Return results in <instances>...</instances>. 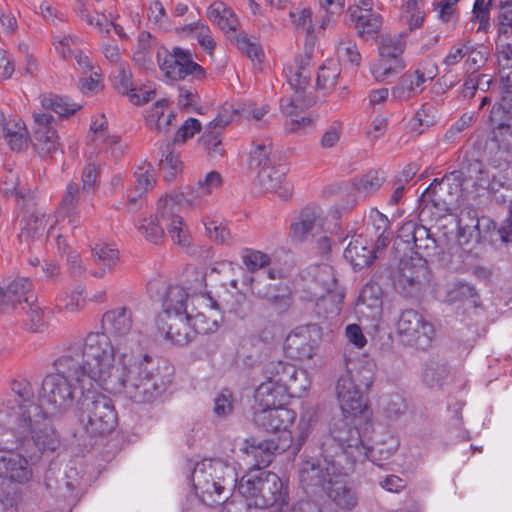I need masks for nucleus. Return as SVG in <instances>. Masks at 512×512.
I'll use <instances>...</instances> for the list:
<instances>
[{
  "label": "nucleus",
  "instance_id": "61",
  "mask_svg": "<svg viewBox=\"0 0 512 512\" xmlns=\"http://www.w3.org/2000/svg\"><path fill=\"white\" fill-rule=\"evenodd\" d=\"M336 52L340 60L347 61L355 66L360 64L361 55L358 52L356 44L349 37L340 39L336 47Z\"/></svg>",
  "mask_w": 512,
  "mask_h": 512
},
{
  "label": "nucleus",
  "instance_id": "21",
  "mask_svg": "<svg viewBox=\"0 0 512 512\" xmlns=\"http://www.w3.org/2000/svg\"><path fill=\"white\" fill-rule=\"evenodd\" d=\"M34 146L42 154L52 155L60 149L59 136L53 126L54 117L47 112L33 113Z\"/></svg>",
  "mask_w": 512,
  "mask_h": 512
},
{
  "label": "nucleus",
  "instance_id": "35",
  "mask_svg": "<svg viewBox=\"0 0 512 512\" xmlns=\"http://www.w3.org/2000/svg\"><path fill=\"white\" fill-rule=\"evenodd\" d=\"M309 63L310 57L301 55L295 58L294 63L287 65L284 69L288 84L296 94H307L306 90L311 78Z\"/></svg>",
  "mask_w": 512,
  "mask_h": 512
},
{
  "label": "nucleus",
  "instance_id": "47",
  "mask_svg": "<svg viewBox=\"0 0 512 512\" xmlns=\"http://www.w3.org/2000/svg\"><path fill=\"white\" fill-rule=\"evenodd\" d=\"M406 48L405 36L402 33L385 34L379 44V56L391 60H402V54Z\"/></svg>",
  "mask_w": 512,
  "mask_h": 512
},
{
  "label": "nucleus",
  "instance_id": "58",
  "mask_svg": "<svg viewBox=\"0 0 512 512\" xmlns=\"http://www.w3.org/2000/svg\"><path fill=\"white\" fill-rule=\"evenodd\" d=\"M369 221L371 222L377 237V247H385L390 240V233L387 232L389 228V220L387 216L376 209H372L369 213Z\"/></svg>",
  "mask_w": 512,
  "mask_h": 512
},
{
  "label": "nucleus",
  "instance_id": "44",
  "mask_svg": "<svg viewBox=\"0 0 512 512\" xmlns=\"http://www.w3.org/2000/svg\"><path fill=\"white\" fill-rule=\"evenodd\" d=\"M195 305V303H193ZM197 305V303H196ZM199 307L205 309V307L198 304ZM207 311H196L193 310L188 312L189 322L191 323L192 329L196 334H208L214 332L219 327V321L221 316L215 310L210 311V308H206Z\"/></svg>",
  "mask_w": 512,
  "mask_h": 512
},
{
  "label": "nucleus",
  "instance_id": "17",
  "mask_svg": "<svg viewBox=\"0 0 512 512\" xmlns=\"http://www.w3.org/2000/svg\"><path fill=\"white\" fill-rule=\"evenodd\" d=\"M319 329L316 325L295 328L286 338L287 353L298 360H310L316 354Z\"/></svg>",
  "mask_w": 512,
  "mask_h": 512
},
{
  "label": "nucleus",
  "instance_id": "41",
  "mask_svg": "<svg viewBox=\"0 0 512 512\" xmlns=\"http://www.w3.org/2000/svg\"><path fill=\"white\" fill-rule=\"evenodd\" d=\"M365 13H359L356 8H348V15L355 24L357 33L362 38L374 37L382 24V17L371 10H365Z\"/></svg>",
  "mask_w": 512,
  "mask_h": 512
},
{
  "label": "nucleus",
  "instance_id": "19",
  "mask_svg": "<svg viewBox=\"0 0 512 512\" xmlns=\"http://www.w3.org/2000/svg\"><path fill=\"white\" fill-rule=\"evenodd\" d=\"M383 292L378 283L369 282L360 290L355 305V313L360 321L377 326L383 313Z\"/></svg>",
  "mask_w": 512,
  "mask_h": 512
},
{
  "label": "nucleus",
  "instance_id": "40",
  "mask_svg": "<svg viewBox=\"0 0 512 512\" xmlns=\"http://www.w3.org/2000/svg\"><path fill=\"white\" fill-rule=\"evenodd\" d=\"M344 257L355 268L361 269L372 263L374 247L366 238L359 236L348 244L344 251Z\"/></svg>",
  "mask_w": 512,
  "mask_h": 512
},
{
  "label": "nucleus",
  "instance_id": "24",
  "mask_svg": "<svg viewBox=\"0 0 512 512\" xmlns=\"http://www.w3.org/2000/svg\"><path fill=\"white\" fill-rule=\"evenodd\" d=\"M296 413L285 407V405H279L266 409H256L254 412V422L259 427L270 432L282 431L279 439H284L287 428L294 422Z\"/></svg>",
  "mask_w": 512,
  "mask_h": 512
},
{
  "label": "nucleus",
  "instance_id": "2",
  "mask_svg": "<svg viewBox=\"0 0 512 512\" xmlns=\"http://www.w3.org/2000/svg\"><path fill=\"white\" fill-rule=\"evenodd\" d=\"M348 418L344 416L334 420L329 431L321 437L320 455L327 464L328 472L330 468L339 466L344 473H352L355 465L368 457L369 445Z\"/></svg>",
  "mask_w": 512,
  "mask_h": 512
},
{
  "label": "nucleus",
  "instance_id": "49",
  "mask_svg": "<svg viewBox=\"0 0 512 512\" xmlns=\"http://www.w3.org/2000/svg\"><path fill=\"white\" fill-rule=\"evenodd\" d=\"M80 44L81 39L75 34L64 31L52 34V46L56 54L65 61L72 58L75 48H79Z\"/></svg>",
  "mask_w": 512,
  "mask_h": 512
},
{
  "label": "nucleus",
  "instance_id": "22",
  "mask_svg": "<svg viewBox=\"0 0 512 512\" xmlns=\"http://www.w3.org/2000/svg\"><path fill=\"white\" fill-rule=\"evenodd\" d=\"M192 303H197L205 308H210V311L215 310L219 313H230L234 314L238 318H245L248 314L246 297L243 294L237 293L227 295L220 302L212 298V296L206 292L193 290L192 292Z\"/></svg>",
  "mask_w": 512,
  "mask_h": 512
},
{
  "label": "nucleus",
  "instance_id": "52",
  "mask_svg": "<svg viewBox=\"0 0 512 512\" xmlns=\"http://www.w3.org/2000/svg\"><path fill=\"white\" fill-rule=\"evenodd\" d=\"M403 69V60H391L388 57L379 56L377 62L371 66V73L377 81L384 82L388 78L400 73Z\"/></svg>",
  "mask_w": 512,
  "mask_h": 512
},
{
  "label": "nucleus",
  "instance_id": "54",
  "mask_svg": "<svg viewBox=\"0 0 512 512\" xmlns=\"http://www.w3.org/2000/svg\"><path fill=\"white\" fill-rule=\"evenodd\" d=\"M317 414L314 410L305 411L300 418L297 426L298 434L296 439H292V445L294 453L300 451L302 445L310 435L314 425L317 423Z\"/></svg>",
  "mask_w": 512,
  "mask_h": 512
},
{
  "label": "nucleus",
  "instance_id": "53",
  "mask_svg": "<svg viewBox=\"0 0 512 512\" xmlns=\"http://www.w3.org/2000/svg\"><path fill=\"white\" fill-rule=\"evenodd\" d=\"M46 214L35 212L24 219V225L21 228L19 238L21 241L35 239L41 236L46 228Z\"/></svg>",
  "mask_w": 512,
  "mask_h": 512
},
{
  "label": "nucleus",
  "instance_id": "14",
  "mask_svg": "<svg viewBox=\"0 0 512 512\" xmlns=\"http://www.w3.org/2000/svg\"><path fill=\"white\" fill-rule=\"evenodd\" d=\"M40 455L31 454L29 460L19 453L0 450V478L11 483L26 484L33 478V465Z\"/></svg>",
  "mask_w": 512,
  "mask_h": 512
},
{
  "label": "nucleus",
  "instance_id": "50",
  "mask_svg": "<svg viewBox=\"0 0 512 512\" xmlns=\"http://www.w3.org/2000/svg\"><path fill=\"white\" fill-rule=\"evenodd\" d=\"M450 374V369L445 362L429 360L424 367L422 379L429 387H440Z\"/></svg>",
  "mask_w": 512,
  "mask_h": 512
},
{
  "label": "nucleus",
  "instance_id": "29",
  "mask_svg": "<svg viewBox=\"0 0 512 512\" xmlns=\"http://www.w3.org/2000/svg\"><path fill=\"white\" fill-rule=\"evenodd\" d=\"M458 236L464 242L470 240L479 241L482 231L488 232L495 228L496 224L488 217L478 218L474 210L465 209L460 212L457 221Z\"/></svg>",
  "mask_w": 512,
  "mask_h": 512
},
{
  "label": "nucleus",
  "instance_id": "33",
  "mask_svg": "<svg viewBox=\"0 0 512 512\" xmlns=\"http://www.w3.org/2000/svg\"><path fill=\"white\" fill-rule=\"evenodd\" d=\"M102 325L106 332L116 337H125L133 327V312L128 306H120L107 311L102 318ZM110 340V338H108Z\"/></svg>",
  "mask_w": 512,
  "mask_h": 512
},
{
  "label": "nucleus",
  "instance_id": "64",
  "mask_svg": "<svg viewBox=\"0 0 512 512\" xmlns=\"http://www.w3.org/2000/svg\"><path fill=\"white\" fill-rule=\"evenodd\" d=\"M498 32L501 35L511 37L512 35V0H500Z\"/></svg>",
  "mask_w": 512,
  "mask_h": 512
},
{
  "label": "nucleus",
  "instance_id": "6",
  "mask_svg": "<svg viewBox=\"0 0 512 512\" xmlns=\"http://www.w3.org/2000/svg\"><path fill=\"white\" fill-rule=\"evenodd\" d=\"M373 383V370L370 365L359 361L345 360V369L339 375L335 392L343 416L357 418L369 417L367 399L363 388L368 389Z\"/></svg>",
  "mask_w": 512,
  "mask_h": 512
},
{
  "label": "nucleus",
  "instance_id": "18",
  "mask_svg": "<svg viewBox=\"0 0 512 512\" xmlns=\"http://www.w3.org/2000/svg\"><path fill=\"white\" fill-rule=\"evenodd\" d=\"M461 172L453 171L449 175L445 176L441 181L434 180L429 187H427L421 195V203L423 205V212L430 207L436 208L439 212H445L448 210V206L451 203L445 194L448 193L450 196L451 185L454 184L456 192L461 190Z\"/></svg>",
  "mask_w": 512,
  "mask_h": 512
},
{
  "label": "nucleus",
  "instance_id": "59",
  "mask_svg": "<svg viewBox=\"0 0 512 512\" xmlns=\"http://www.w3.org/2000/svg\"><path fill=\"white\" fill-rule=\"evenodd\" d=\"M385 180L381 171L372 170L363 175L356 183V188L360 193L370 195L375 193Z\"/></svg>",
  "mask_w": 512,
  "mask_h": 512
},
{
  "label": "nucleus",
  "instance_id": "13",
  "mask_svg": "<svg viewBox=\"0 0 512 512\" xmlns=\"http://www.w3.org/2000/svg\"><path fill=\"white\" fill-rule=\"evenodd\" d=\"M266 380L275 382L290 391L291 396H300L310 386L307 372L284 361H271L264 369Z\"/></svg>",
  "mask_w": 512,
  "mask_h": 512
},
{
  "label": "nucleus",
  "instance_id": "45",
  "mask_svg": "<svg viewBox=\"0 0 512 512\" xmlns=\"http://www.w3.org/2000/svg\"><path fill=\"white\" fill-rule=\"evenodd\" d=\"M3 135L11 150L22 151L28 146L29 134L21 119H9Z\"/></svg>",
  "mask_w": 512,
  "mask_h": 512
},
{
  "label": "nucleus",
  "instance_id": "11",
  "mask_svg": "<svg viewBox=\"0 0 512 512\" xmlns=\"http://www.w3.org/2000/svg\"><path fill=\"white\" fill-rule=\"evenodd\" d=\"M157 63L163 76L170 81H180L191 76L203 79L205 70L193 61L190 50L173 47L171 51L161 49L157 52Z\"/></svg>",
  "mask_w": 512,
  "mask_h": 512
},
{
  "label": "nucleus",
  "instance_id": "23",
  "mask_svg": "<svg viewBox=\"0 0 512 512\" xmlns=\"http://www.w3.org/2000/svg\"><path fill=\"white\" fill-rule=\"evenodd\" d=\"M157 325L165 339L175 345L184 346L195 336V331L191 327L188 314L162 315Z\"/></svg>",
  "mask_w": 512,
  "mask_h": 512
},
{
  "label": "nucleus",
  "instance_id": "8",
  "mask_svg": "<svg viewBox=\"0 0 512 512\" xmlns=\"http://www.w3.org/2000/svg\"><path fill=\"white\" fill-rule=\"evenodd\" d=\"M79 405V420L87 434L102 436L116 428L118 415L112 399L98 393L94 386H89Z\"/></svg>",
  "mask_w": 512,
  "mask_h": 512
},
{
  "label": "nucleus",
  "instance_id": "34",
  "mask_svg": "<svg viewBox=\"0 0 512 512\" xmlns=\"http://www.w3.org/2000/svg\"><path fill=\"white\" fill-rule=\"evenodd\" d=\"M233 117L234 111L224 108L207 124L202 140L205 148L214 155H222L223 148L220 133L233 120Z\"/></svg>",
  "mask_w": 512,
  "mask_h": 512
},
{
  "label": "nucleus",
  "instance_id": "46",
  "mask_svg": "<svg viewBox=\"0 0 512 512\" xmlns=\"http://www.w3.org/2000/svg\"><path fill=\"white\" fill-rule=\"evenodd\" d=\"M43 109L55 112L61 117H67L77 112L81 105L72 102L68 97L55 94H43L39 97Z\"/></svg>",
  "mask_w": 512,
  "mask_h": 512
},
{
  "label": "nucleus",
  "instance_id": "28",
  "mask_svg": "<svg viewBox=\"0 0 512 512\" xmlns=\"http://www.w3.org/2000/svg\"><path fill=\"white\" fill-rule=\"evenodd\" d=\"M322 458V462L320 460H316L313 458L307 459L303 461L301 467L299 469V480L304 489H314L321 488L323 491L328 486L329 476H332L334 471L337 472L338 466L335 469L330 468L329 473L327 471V464Z\"/></svg>",
  "mask_w": 512,
  "mask_h": 512
},
{
  "label": "nucleus",
  "instance_id": "43",
  "mask_svg": "<svg viewBox=\"0 0 512 512\" xmlns=\"http://www.w3.org/2000/svg\"><path fill=\"white\" fill-rule=\"evenodd\" d=\"M272 141L269 138H257L252 141L249 152L248 166L251 170H261L273 162Z\"/></svg>",
  "mask_w": 512,
  "mask_h": 512
},
{
  "label": "nucleus",
  "instance_id": "51",
  "mask_svg": "<svg viewBox=\"0 0 512 512\" xmlns=\"http://www.w3.org/2000/svg\"><path fill=\"white\" fill-rule=\"evenodd\" d=\"M183 34L195 38L198 44L210 55L215 48V41L211 36L209 27L203 22H193L181 28Z\"/></svg>",
  "mask_w": 512,
  "mask_h": 512
},
{
  "label": "nucleus",
  "instance_id": "57",
  "mask_svg": "<svg viewBox=\"0 0 512 512\" xmlns=\"http://www.w3.org/2000/svg\"><path fill=\"white\" fill-rule=\"evenodd\" d=\"M399 442L392 436L388 435L383 443H376L374 446H369L368 457L374 463L390 458L398 449Z\"/></svg>",
  "mask_w": 512,
  "mask_h": 512
},
{
  "label": "nucleus",
  "instance_id": "16",
  "mask_svg": "<svg viewBox=\"0 0 512 512\" xmlns=\"http://www.w3.org/2000/svg\"><path fill=\"white\" fill-rule=\"evenodd\" d=\"M510 77L504 84V93L499 103L495 104L490 112V122L494 129V136L506 145L512 141V85L508 84Z\"/></svg>",
  "mask_w": 512,
  "mask_h": 512
},
{
  "label": "nucleus",
  "instance_id": "60",
  "mask_svg": "<svg viewBox=\"0 0 512 512\" xmlns=\"http://www.w3.org/2000/svg\"><path fill=\"white\" fill-rule=\"evenodd\" d=\"M242 262L249 272H255L269 265L270 257L258 250L244 248L241 252Z\"/></svg>",
  "mask_w": 512,
  "mask_h": 512
},
{
  "label": "nucleus",
  "instance_id": "56",
  "mask_svg": "<svg viewBox=\"0 0 512 512\" xmlns=\"http://www.w3.org/2000/svg\"><path fill=\"white\" fill-rule=\"evenodd\" d=\"M111 77L115 88L122 94H129L135 90L132 74L127 63H119L113 68Z\"/></svg>",
  "mask_w": 512,
  "mask_h": 512
},
{
  "label": "nucleus",
  "instance_id": "30",
  "mask_svg": "<svg viewBox=\"0 0 512 512\" xmlns=\"http://www.w3.org/2000/svg\"><path fill=\"white\" fill-rule=\"evenodd\" d=\"M81 199V190L76 183H69L63 196L61 206L57 212L56 221L67 222L70 230H74L81 226L83 218L78 209Z\"/></svg>",
  "mask_w": 512,
  "mask_h": 512
},
{
  "label": "nucleus",
  "instance_id": "25",
  "mask_svg": "<svg viewBox=\"0 0 512 512\" xmlns=\"http://www.w3.org/2000/svg\"><path fill=\"white\" fill-rule=\"evenodd\" d=\"M289 168L285 164H272L258 172L257 183L264 192H274L282 199H288L293 190L286 176Z\"/></svg>",
  "mask_w": 512,
  "mask_h": 512
},
{
  "label": "nucleus",
  "instance_id": "20",
  "mask_svg": "<svg viewBox=\"0 0 512 512\" xmlns=\"http://www.w3.org/2000/svg\"><path fill=\"white\" fill-rule=\"evenodd\" d=\"M148 291L154 296H161L164 315L183 313L188 314L187 300L189 294L179 285H168L162 280H153L148 283Z\"/></svg>",
  "mask_w": 512,
  "mask_h": 512
},
{
  "label": "nucleus",
  "instance_id": "12",
  "mask_svg": "<svg viewBox=\"0 0 512 512\" xmlns=\"http://www.w3.org/2000/svg\"><path fill=\"white\" fill-rule=\"evenodd\" d=\"M396 250L409 249L414 252L413 257L434 256L437 254L439 247L438 241L435 239L430 229L415 221L405 222L399 229L398 237L395 241Z\"/></svg>",
  "mask_w": 512,
  "mask_h": 512
},
{
  "label": "nucleus",
  "instance_id": "1",
  "mask_svg": "<svg viewBox=\"0 0 512 512\" xmlns=\"http://www.w3.org/2000/svg\"><path fill=\"white\" fill-rule=\"evenodd\" d=\"M56 373L42 381L39 399L48 414L61 413L80 403L95 384L104 390L123 394L137 404L152 402L172 382L173 369L161 366L148 355L135 356L115 347L103 333H90L82 345H75L55 361Z\"/></svg>",
  "mask_w": 512,
  "mask_h": 512
},
{
  "label": "nucleus",
  "instance_id": "4",
  "mask_svg": "<svg viewBox=\"0 0 512 512\" xmlns=\"http://www.w3.org/2000/svg\"><path fill=\"white\" fill-rule=\"evenodd\" d=\"M183 194L166 195L159 199L155 216L143 218L138 225L146 240L159 243L165 231L171 240L180 246L190 244V233L181 216Z\"/></svg>",
  "mask_w": 512,
  "mask_h": 512
},
{
  "label": "nucleus",
  "instance_id": "63",
  "mask_svg": "<svg viewBox=\"0 0 512 512\" xmlns=\"http://www.w3.org/2000/svg\"><path fill=\"white\" fill-rule=\"evenodd\" d=\"M85 303L84 290L81 288L73 290L70 294H61L58 298L59 307L69 312L82 309Z\"/></svg>",
  "mask_w": 512,
  "mask_h": 512
},
{
  "label": "nucleus",
  "instance_id": "15",
  "mask_svg": "<svg viewBox=\"0 0 512 512\" xmlns=\"http://www.w3.org/2000/svg\"><path fill=\"white\" fill-rule=\"evenodd\" d=\"M292 445V436L285 433L284 439H266L256 440L255 438L246 439L241 451L251 457L254 461V466L261 471V467H267L273 460L276 453L285 452Z\"/></svg>",
  "mask_w": 512,
  "mask_h": 512
},
{
  "label": "nucleus",
  "instance_id": "7",
  "mask_svg": "<svg viewBox=\"0 0 512 512\" xmlns=\"http://www.w3.org/2000/svg\"><path fill=\"white\" fill-rule=\"evenodd\" d=\"M237 487L248 506L266 509L287 504L288 487L273 472H250L241 478Z\"/></svg>",
  "mask_w": 512,
  "mask_h": 512
},
{
  "label": "nucleus",
  "instance_id": "38",
  "mask_svg": "<svg viewBox=\"0 0 512 512\" xmlns=\"http://www.w3.org/2000/svg\"><path fill=\"white\" fill-rule=\"evenodd\" d=\"M11 390L15 395V399L8 402L7 410L5 411V414L8 417L9 427L15 425V415L13 414L14 411H17L20 406H25L28 408L31 405H36L32 402L34 392L28 380H14L11 385Z\"/></svg>",
  "mask_w": 512,
  "mask_h": 512
},
{
  "label": "nucleus",
  "instance_id": "5",
  "mask_svg": "<svg viewBox=\"0 0 512 512\" xmlns=\"http://www.w3.org/2000/svg\"><path fill=\"white\" fill-rule=\"evenodd\" d=\"M193 488L200 500L208 506L220 504L229 498L236 486L235 468L220 458L198 462L191 475Z\"/></svg>",
  "mask_w": 512,
  "mask_h": 512
},
{
  "label": "nucleus",
  "instance_id": "37",
  "mask_svg": "<svg viewBox=\"0 0 512 512\" xmlns=\"http://www.w3.org/2000/svg\"><path fill=\"white\" fill-rule=\"evenodd\" d=\"M462 186L471 184L474 191L480 194L481 191L490 189L491 175L485 165L476 159L468 161L465 171H460Z\"/></svg>",
  "mask_w": 512,
  "mask_h": 512
},
{
  "label": "nucleus",
  "instance_id": "3",
  "mask_svg": "<svg viewBox=\"0 0 512 512\" xmlns=\"http://www.w3.org/2000/svg\"><path fill=\"white\" fill-rule=\"evenodd\" d=\"M13 415L15 425L0 433V450H14L26 442L29 443V438L40 455L54 452L59 447L58 435L40 405H31L28 408L20 406Z\"/></svg>",
  "mask_w": 512,
  "mask_h": 512
},
{
  "label": "nucleus",
  "instance_id": "36",
  "mask_svg": "<svg viewBox=\"0 0 512 512\" xmlns=\"http://www.w3.org/2000/svg\"><path fill=\"white\" fill-rule=\"evenodd\" d=\"M290 391L275 382L266 380L255 390L254 398L257 403L256 409H266L279 405H285Z\"/></svg>",
  "mask_w": 512,
  "mask_h": 512
},
{
  "label": "nucleus",
  "instance_id": "32",
  "mask_svg": "<svg viewBox=\"0 0 512 512\" xmlns=\"http://www.w3.org/2000/svg\"><path fill=\"white\" fill-rule=\"evenodd\" d=\"M309 274L312 279L306 284L309 293L307 299L310 301L325 300L326 296L335 286V277L332 267L329 265L315 266Z\"/></svg>",
  "mask_w": 512,
  "mask_h": 512
},
{
  "label": "nucleus",
  "instance_id": "48",
  "mask_svg": "<svg viewBox=\"0 0 512 512\" xmlns=\"http://www.w3.org/2000/svg\"><path fill=\"white\" fill-rule=\"evenodd\" d=\"M107 120L104 115L96 117L90 125V130L95 136L96 141H102L112 148V155L118 157L122 154L125 145L121 144V140L117 135H106L105 129Z\"/></svg>",
  "mask_w": 512,
  "mask_h": 512
},
{
  "label": "nucleus",
  "instance_id": "62",
  "mask_svg": "<svg viewBox=\"0 0 512 512\" xmlns=\"http://www.w3.org/2000/svg\"><path fill=\"white\" fill-rule=\"evenodd\" d=\"M289 15L295 29L301 30L309 35L314 32L312 10L310 8H296L291 11Z\"/></svg>",
  "mask_w": 512,
  "mask_h": 512
},
{
  "label": "nucleus",
  "instance_id": "31",
  "mask_svg": "<svg viewBox=\"0 0 512 512\" xmlns=\"http://www.w3.org/2000/svg\"><path fill=\"white\" fill-rule=\"evenodd\" d=\"M322 226V210L317 206H307L292 220L291 236L297 241H303Z\"/></svg>",
  "mask_w": 512,
  "mask_h": 512
},
{
  "label": "nucleus",
  "instance_id": "9",
  "mask_svg": "<svg viewBox=\"0 0 512 512\" xmlns=\"http://www.w3.org/2000/svg\"><path fill=\"white\" fill-rule=\"evenodd\" d=\"M429 281L426 259L422 257L400 258L398 269L393 275L395 290L406 298L417 297Z\"/></svg>",
  "mask_w": 512,
  "mask_h": 512
},
{
  "label": "nucleus",
  "instance_id": "55",
  "mask_svg": "<svg viewBox=\"0 0 512 512\" xmlns=\"http://www.w3.org/2000/svg\"><path fill=\"white\" fill-rule=\"evenodd\" d=\"M314 98L308 94H294L291 98H283L280 101L281 111L291 118L297 116L304 108L311 106Z\"/></svg>",
  "mask_w": 512,
  "mask_h": 512
},
{
  "label": "nucleus",
  "instance_id": "27",
  "mask_svg": "<svg viewBox=\"0 0 512 512\" xmlns=\"http://www.w3.org/2000/svg\"><path fill=\"white\" fill-rule=\"evenodd\" d=\"M350 473H344L342 467L337 468L332 476H329L328 486L325 489L328 497L340 508L351 510L358 503V496L355 490L347 485L346 477Z\"/></svg>",
  "mask_w": 512,
  "mask_h": 512
},
{
  "label": "nucleus",
  "instance_id": "42",
  "mask_svg": "<svg viewBox=\"0 0 512 512\" xmlns=\"http://www.w3.org/2000/svg\"><path fill=\"white\" fill-rule=\"evenodd\" d=\"M223 184V178L217 171H210L204 177L199 178L197 182L189 187L190 193L183 194V200L193 205L198 198L212 194Z\"/></svg>",
  "mask_w": 512,
  "mask_h": 512
},
{
  "label": "nucleus",
  "instance_id": "10",
  "mask_svg": "<svg viewBox=\"0 0 512 512\" xmlns=\"http://www.w3.org/2000/svg\"><path fill=\"white\" fill-rule=\"evenodd\" d=\"M396 332L402 344L418 349H427L435 336L431 322L414 309L401 311L396 322Z\"/></svg>",
  "mask_w": 512,
  "mask_h": 512
},
{
  "label": "nucleus",
  "instance_id": "39",
  "mask_svg": "<svg viewBox=\"0 0 512 512\" xmlns=\"http://www.w3.org/2000/svg\"><path fill=\"white\" fill-rule=\"evenodd\" d=\"M91 251L93 260L98 266V269L92 271L91 275L96 278H103L118 263L119 251L114 245L107 243H97Z\"/></svg>",
  "mask_w": 512,
  "mask_h": 512
},
{
  "label": "nucleus",
  "instance_id": "26",
  "mask_svg": "<svg viewBox=\"0 0 512 512\" xmlns=\"http://www.w3.org/2000/svg\"><path fill=\"white\" fill-rule=\"evenodd\" d=\"M34 301L33 285L27 277H16L6 286H0V312L4 313L22 302L32 305Z\"/></svg>",
  "mask_w": 512,
  "mask_h": 512
}]
</instances>
